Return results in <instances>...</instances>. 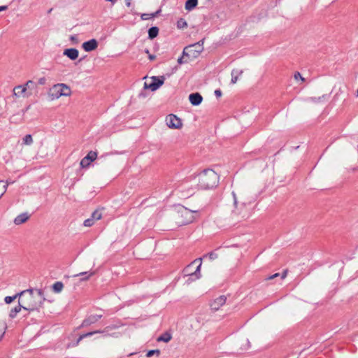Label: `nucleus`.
Here are the masks:
<instances>
[{
	"label": "nucleus",
	"instance_id": "obj_1",
	"mask_svg": "<svg viewBox=\"0 0 358 358\" xmlns=\"http://www.w3.org/2000/svg\"><path fill=\"white\" fill-rule=\"evenodd\" d=\"M219 176L213 170L204 169L199 175L198 186L203 189H212L217 186Z\"/></svg>",
	"mask_w": 358,
	"mask_h": 358
},
{
	"label": "nucleus",
	"instance_id": "obj_2",
	"mask_svg": "<svg viewBox=\"0 0 358 358\" xmlns=\"http://www.w3.org/2000/svg\"><path fill=\"white\" fill-rule=\"evenodd\" d=\"M198 210H189L184 206H179L176 213V219L178 224L185 225L192 222L199 217Z\"/></svg>",
	"mask_w": 358,
	"mask_h": 358
},
{
	"label": "nucleus",
	"instance_id": "obj_3",
	"mask_svg": "<svg viewBox=\"0 0 358 358\" xmlns=\"http://www.w3.org/2000/svg\"><path fill=\"white\" fill-rule=\"evenodd\" d=\"M37 294H34V298L31 299L29 295L26 301L22 300L24 307V310L29 311L38 310L42 306L43 301L45 300L44 292L42 289H36Z\"/></svg>",
	"mask_w": 358,
	"mask_h": 358
},
{
	"label": "nucleus",
	"instance_id": "obj_4",
	"mask_svg": "<svg viewBox=\"0 0 358 358\" xmlns=\"http://www.w3.org/2000/svg\"><path fill=\"white\" fill-rule=\"evenodd\" d=\"M71 93V90L69 86L64 83H59L56 84L51 87L49 90L48 94L51 96L52 99H56L62 96H69Z\"/></svg>",
	"mask_w": 358,
	"mask_h": 358
},
{
	"label": "nucleus",
	"instance_id": "obj_5",
	"mask_svg": "<svg viewBox=\"0 0 358 358\" xmlns=\"http://www.w3.org/2000/svg\"><path fill=\"white\" fill-rule=\"evenodd\" d=\"M203 43L204 38L197 43L186 46L183 50L182 55L192 58L198 57L203 50Z\"/></svg>",
	"mask_w": 358,
	"mask_h": 358
},
{
	"label": "nucleus",
	"instance_id": "obj_6",
	"mask_svg": "<svg viewBox=\"0 0 358 358\" xmlns=\"http://www.w3.org/2000/svg\"><path fill=\"white\" fill-rule=\"evenodd\" d=\"M232 195L234 197V204L235 206V210H234V213L241 215L243 218L248 217L250 214V208L248 207L249 204L242 203L238 208L236 195L234 192H232Z\"/></svg>",
	"mask_w": 358,
	"mask_h": 358
},
{
	"label": "nucleus",
	"instance_id": "obj_7",
	"mask_svg": "<svg viewBox=\"0 0 358 358\" xmlns=\"http://www.w3.org/2000/svg\"><path fill=\"white\" fill-rule=\"evenodd\" d=\"M152 82L150 83H148L147 82L144 83L143 90H150L151 91H155L159 87H160L164 83V77L161 76H152L151 78Z\"/></svg>",
	"mask_w": 358,
	"mask_h": 358
},
{
	"label": "nucleus",
	"instance_id": "obj_8",
	"mask_svg": "<svg viewBox=\"0 0 358 358\" xmlns=\"http://www.w3.org/2000/svg\"><path fill=\"white\" fill-rule=\"evenodd\" d=\"M194 261L190 264H189L186 268H184L183 273L185 275L189 276L188 280L194 281L195 280H197L200 278V268L201 266V263H200L196 268V270L194 272H191V268L192 266L194 265Z\"/></svg>",
	"mask_w": 358,
	"mask_h": 358
},
{
	"label": "nucleus",
	"instance_id": "obj_9",
	"mask_svg": "<svg viewBox=\"0 0 358 358\" xmlns=\"http://www.w3.org/2000/svg\"><path fill=\"white\" fill-rule=\"evenodd\" d=\"M166 122L169 128L178 129L182 127L181 120L173 114L169 115L166 118Z\"/></svg>",
	"mask_w": 358,
	"mask_h": 358
},
{
	"label": "nucleus",
	"instance_id": "obj_10",
	"mask_svg": "<svg viewBox=\"0 0 358 358\" xmlns=\"http://www.w3.org/2000/svg\"><path fill=\"white\" fill-rule=\"evenodd\" d=\"M34 289L33 288H30L26 290H23L19 293H17L14 296H7L4 299V301L6 303L9 304L12 303L17 297L24 296L27 293H29V297L31 299L34 298Z\"/></svg>",
	"mask_w": 358,
	"mask_h": 358
},
{
	"label": "nucleus",
	"instance_id": "obj_11",
	"mask_svg": "<svg viewBox=\"0 0 358 358\" xmlns=\"http://www.w3.org/2000/svg\"><path fill=\"white\" fill-rule=\"evenodd\" d=\"M97 156L96 152L90 151L88 154L81 159L80 161V166L83 168H87L89 166L90 163L96 159Z\"/></svg>",
	"mask_w": 358,
	"mask_h": 358
},
{
	"label": "nucleus",
	"instance_id": "obj_12",
	"mask_svg": "<svg viewBox=\"0 0 358 358\" xmlns=\"http://www.w3.org/2000/svg\"><path fill=\"white\" fill-rule=\"evenodd\" d=\"M102 317V315H90L87 317L80 326L81 327H87L97 322Z\"/></svg>",
	"mask_w": 358,
	"mask_h": 358
},
{
	"label": "nucleus",
	"instance_id": "obj_13",
	"mask_svg": "<svg viewBox=\"0 0 358 358\" xmlns=\"http://www.w3.org/2000/svg\"><path fill=\"white\" fill-rule=\"evenodd\" d=\"M226 301L227 297L224 295L220 296L210 303V308L214 311L218 310L226 303Z\"/></svg>",
	"mask_w": 358,
	"mask_h": 358
},
{
	"label": "nucleus",
	"instance_id": "obj_14",
	"mask_svg": "<svg viewBox=\"0 0 358 358\" xmlns=\"http://www.w3.org/2000/svg\"><path fill=\"white\" fill-rule=\"evenodd\" d=\"M83 48L86 52H91L94 50L98 47V42L96 39L92 38L86 42H84L82 45Z\"/></svg>",
	"mask_w": 358,
	"mask_h": 358
},
{
	"label": "nucleus",
	"instance_id": "obj_15",
	"mask_svg": "<svg viewBox=\"0 0 358 358\" xmlns=\"http://www.w3.org/2000/svg\"><path fill=\"white\" fill-rule=\"evenodd\" d=\"M63 55L71 60H76L79 55V51L76 48H67L64 50Z\"/></svg>",
	"mask_w": 358,
	"mask_h": 358
},
{
	"label": "nucleus",
	"instance_id": "obj_16",
	"mask_svg": "<svg viewBox=\"0 0 358 358\" xmlns=\"http://www.w3.org/2000/svg\"><path fill=\"white\" fill-rule=\"evenodd\" d=\"M189 100L192 105L199 106L202 102L203 97L199 92H195L189 95Z\"/></svg>",
	"mask_w": 358,
	"mask_h": 358
},
{
	"label": "nucleus",
	"instance_id": "obj_17",
	"mask_svg": "<svg viewBox=\"0 0 358 358\" xmlns=\"http://www.w3.org/2000/svg\"><path fill=\"white\" fill-rule=\"evenodd\" d=\"M30 217L28 213H22L18 215L13 220V222L16 225L22 224L26 222Z\"/></svg>",
	"mask_w": 358,
	"mask_h": 358
},
{
	"label": "nucleus",
	"instance_id": "obj_18",
	"mask_svg": "<svg viewBox=\"0 0 358 358\" xmlns=\"http://www.w3.org/2000/svg\"><path fill=\"white\" fill-rule=\"evenodd\" d=\"M23 307H24V306L21 303V301L20 299H19L18 306H15V308L10 310L9 317L11 319L15 318L17 314L21 310L22 308H23Z\"/></svg>",
	"mask_w": 358,
	"mask_h": 358
},
{
	"label": "nucleus",
	"instance_id": "obj_19",
	"mask_svg": "<svg viewBox=\"0 0 358 358\" xmlns=\"http://www.w3.org/2000/svg\"><path fill=\"white\" fill-rule=\"evenodd\" d=\"M124 324L121 322L120 321H117L113 324H111L107 327H106L103 330H101V332H108L110 330L118 329L121 327H122Z\"/></svg>",
	"mask_w": 358,
	"mask_h": 358
},
{
	"label": "nucleus",
	"instance_id": "obj_20",
	"mask_svg": "<svg viewBox=\"0 0 358 358\" xmlns=\"http://www.w3.org/2000/svg\"><path fill=\"white\" fill-rule=\"evenodd\" d=\"M26 92V87L23 85L16 86L13 89V94L16 96H20Z\"/></svg>",
	"mask_w": 358,
	"mask_h": 358
},
{
	"label": "nucleus",
	"instance_id": "obj_21",
	"mask_svg": "<svg viewBox=\"0 0 358 358\" xmlns=\"http://www.w3.org/2000/svg\"><path fill=\"white\" fill-rule=\"evenodd\" d=\"M198 4V0H187L185 2V8L187 10H192Z\"/></svg>",
	"mask_w": 358,
	"mask_h": 358
},
{
	"label": "nucleus",
	"instance_id": "obj_22",
	"mask_svg": "<svg viewBox=\"0 0 358 358\" xmlns=\"http://www.w3.org/2000/svg\"><path fill=\"white\" fill-rule=\"evenodd\" d=\"M159 34V28L157 27H152L148 29V38L154 39Z\"/></svg>",
	"mask_w": 358,
	"mask_h": 358
},
{
	"label": "nucleus",
	"instance_id": "obj_23",
	"mask_svg": "<svg viewBox=\"0 0 358 358\" xmlns=\"http://www.w3.org/2000/svg\"><path fill=\"white\" fill-rule=\"evenodd\" d=\"M63 288H64V284L60 281H57V282H55L52 285V289L55 293L61 292L62 290L63 289Z\"/></svg>",
	"mask_w": 358,
	"mask_h": 358
},
{
	"label": "nucleus",
	"instance_id": "obj_24",
	"mask_svg": "<svg viewBox=\"0 0 358 358\" xmlns=\"http://www.w3.org/2000/svg\"><path fill=\"white\" fill-rule=\"evenodd\" d=\"M99 332H101V330H96V331H90V332H87L86 334H81L79 338H78V341H77V343H78L80 341H82L83 338H86V337H89V336H91L94 334H98Z\"/></svg>",
	"mask_w": 358,
	"mask_h": 358
},
{
	"label": "nucleus",
	"instance_id": "obj_25",
	"mask_svg": "<svg viewBox=\"0 0 358 358\" xmlns=\"http://www.w3.org/2000/svg\"><path fill=\"white\" fill-rule=\"evenodd\" d=\"M95 274V271H92L90 273L89 272H81L79 274L76 275L75 276H82L81 278L82 280H88L91 276Z\"/></svg>",
	"mask_w": 358,
	"mask_h": 358
},
{
	"label": "nucleus",
	"instance_id": "obj_26",
	"mask_svg": "<svg viewBox=\"0 0 358 358\" xmlns=\"http://www.w3.org/2000/svg\"><path fill=\"white\" fill-rule=\"evenodd\" d=\"M287 271L285 270L281 274H280L279 273H276L273 275H271L270 276H268L266 278V280H272V279H274L277 277H279L280 276V278L281 280H283L286 276H287Z\"/></svg>",
	"mask_w": 358,
	"mask_h": 358
},
{
	"label": "nucleus",
	"instance_id": "obj_27",
	"mask_svg": "<svg viewBox=\"0 0 358 358\" xmlns=\"http://www.w3.org/2000/svg\"><path fill=\"white\" fill-rule=\"evenodd\" d=\"M171 339V335L167 332L162 334L158 338H157V341H163V342H165V343H167L169 341H170Z\"/></svg>",
	"mask_w": 358,
	"mask_h": 358
},
{
	"label": "nucleus",
	"instance_id": "obj_28",
	"mask_svg": "<svg viewBox=\"0 0 358 358\" xmlns=\"http://www.w3.org/2000/svg\"><path fill=\"white\" fill-rule=\"evenodd\" d=\"M23 144L30 145L33 143V138L31 134H27L22 139Z\"/></svg>",
	"mask_w": 358,
	"mask_h": 358
},
{
	"label": "nucleus",
	"instance_id": "obj_29",
	"mask_svg": "<svg viewBox=\"0 0 358 358\" xmlns=\"http://www.w3.org/2000/svg\"><path fill=\"white\" fill-rule=\"evenodd\" d=\"M91 217L95 220H99L102 217V213L100 210H94L91 215Z\"/></svg>",
	"mask_w": 358,
	"mask_h": 358
},
{
	"label": "nucleus",
	"instance_id": "obj_30",
	"mask_svg": "<svg viewBox=\"0 0 358 358\" xmlns=\"http://www.w3.org/2000/svg\"><path fill=\"white\" fill-rule=\"evenodd\" d=\"M187 26V22L184 19L180 18V20H178V22H177L178 28L183 29V28L186 27Z\"/></svg>",
	"mask_w": 358,
	"mask_h": 358
},
{
	"label": "nucleus",
	"instance_id": "obj_31",
	"mask_svg": "<svg viewBox=\"0 0 358 358\" xmlns=\"http://www.w3.org/2000/svg\"><path fill=\"white\" fill-rule=\"evenodd\" d=\"M208 257L210 260H215L218 257V255L215 252H210L203 256V258Z\"/></svg>",
	"mask_w": 358,
	"mask_h": 358
},
{
	"label": "nucleus",
	"instance_id": "obj_32",
	"mask_svg": "<svg viewBox=\"0 0 358 358\" xmlns=\"http://www.w3.org/2000/svg\"><path fill=\"white\" fill-rule=\"evenodd\" d=\"M2 182H3V181H0V199L5 194L6 189H7V186L10 183V182H7V183L6 185H1Z\"/></svg>",
	"mask_w": 358,
	"mask_h": 358
},
{
	"label": "nucleus",
	"instance_id": "obj_33",
	"mask_svg": "<svg viewBox=\"0 0 358 358\" xmlns=\"http://www.w3.org/2000/svg\"><path fill=\"white\" fill-rule=\"evenodd\" d=\"M155 17V15L153 13H143L141 15V19L143 20H149V19H151V18H154Z\"/></svg>",
	"mask_w": 358,
	"mask_h": 358
},
{
	"label": "nucleus",
	"instance_id": "obj_34",
	"mask_svg": "<svg viewBox=\"0 0 358 358\" xmlns=\"http://www.w3.org/2000/svg\"><path fill=\"white\" fill-rule=\"evenodd\" d=\"M155 354L157 355H159V354H160L159 350H149L147 352V354H146V357H151L152 356H153Z\"/></svg>",
	"mask_w": 358,
	"mask_h": 358
},
{
	"label": "nucleus",
	"instance_id": "obj_35",
	"mask_svg": "<svg viewBox=\"0 0 358 358\" xmlns=\"http://www.w3.org/2000/svg\"><path fill=\"white\" fill-rule=\"evenodd\" d=\"M23 86H25L26 87V90L27 88L29 89H33L34 88L36 85V83L32 81V80H28Z\"/></svg>",
	"mask_w": 358,
	"mask_h": 358
},
{
	"label": "nucleus",
	"instance_id": "obj_36",
	"mask_svg": "<svg viewBox=\"0 0 358 358\" xmlns=\"http://www.w3.org/2000/svg\"><path fill=\"white\" fill-rule=\"evenodd\" d=\"M94 224V220L92 217L85 220L83 223L85 227H91Z\"/></svg>",
	"mask_w": 358,
	"mask_h": 358
},
{
	"label": "nucleus",
	"instance_id": "obj_37",
	"mask_svg": "<svg viewBox=\"0 0 358 358\" xmlns=\"http://www.w3.org/2000/svg\"><path fill=\"white\" fill-rule=\"evenodd\" d=\"M243 73V70L233 69L231 71V75L238 77V76H241Z\"/></svg>",
	"mask_w": 358,
	"mask_h": 358
},
{
	"label": "nucleus",
	"instance_id": "obj_38",
	"mask_svg": "<svg viewBox=\"0 0 358 358\" xmlns=\"http://www.w3.org/2000/svg\"><path fill=\"white\" fill-rule=\"evenodd\" d=\"M327 95H322V96H319V97H313L311 98V99L314 101V102H319V101H321L322 100H325L327 99Z\"/></svg>",
	"mask_w": 358,
	"mask_h": 358
},
{
	"label": "nucleus",
	"instance_id": "obj_39",
	"mask_svg": "<svg viewBox=\"0 0 358 358\" xmlns=\"http://www.w3.org/2000/svg\"><path fill=\"white\" fill-rule=\"evenodd\" d=\"M6 327L4 324L0 323V341L5 334Z\"/></svg>",
	"mask_w": 358,
	"mask_h": 358
},
{
	"label": "nucleus",
	"instance_id": "obj_40",
	"mask_svg": "<svg viewBox=\"0 0 358 358\" xmlns=\"http://www.w3.org/2000/svg\"><path fill=\"white\" fill-rule=\"evenodd\" d=\"M145 52L148 55V58L150 61H153L155 59L156 56L155 55L150 54L148 49L145 50Z\"/></svg>",
	"mask_w": 358,
	"mask_h": 358
},
{
	"label": "nucleus",
	"instance_id": "obj_41",
	"mask_svg": "<svg viewBox=\"0 0 358 358\" xmlns=\"http://www.w3.org/2000/svg\"><path fill=\"white\" fill-rule=\"evenodd\" d=\"M294 78L296 80L301 79V80H304V78L301 76V73L299 72H296L294 73Z\"/></svg>",
	"mask_w": 358,
	"mask_h": 358
},
{
	"label": "nucleus",
	"instance_id": "obj_42",
	"mask_svg": "<svg viewBox=\"0 0 358 358\" xmlns=\"http://www.w3.org/2000/svg\"><path fill=\"white\" fill-rule=\"evenodd\" d=\"M45 82H46V79L45 77H42L41 78L38 79V84L41 85H43L45 84Z\"/></svg>",
	"mask_w": 358,
	"mask_h": 358
},
{
	"label": "nucleus",
	"instance_id": "obj_43",
	"mask_svg": "<svg viewBox=\"0 0 358 358\" xmlns=\"http://www.w3.org/2000/svg\"><path fill=\"white\" fill-rule=\"evenodd\" d=\"M215 95L216 97H220L222 96V91L220 89L215 90Z\"/></svg>",
	"mask_w": 358,
	"mask_h": 358
},
{
	"label": "nucleus",
	"instance_id": "obj_44",
	"mask_svg": "<svg viewBox=\"0 0 358 358\" xmlns=\"http://www.w3.org/2000/svg\"><path fill=\"white\" fill-rule=\"evenodd\" d=\"M238 79V77L235 76H231V83L232 84H235L237 82Z\"/></svg>",
	"mask_w": 358,
	"mask_h": 358
},
{
	"label": "nucleus",
	"instance_id": "obj_45",
	"mask_svg": "<svg viewBox=\"0 0 358 358\" xmlns=\"http://www.w3.org/2000/svg\"><path fill=\"white\" fill-rule=\"evenodd\" d=\"M120 336H121V334L119 332H115V333H112L110 334V336L115 337V338H118Z\"/></svg>",
	"mask_w": 358,
	"mask_h": 358
},
{
	"label": "nucleus",
	"instance_id": "obj_46",
	"mask_svg": "<svg viewBox=\"0 0 358 358\" xmlns=\"http://www.w3.org/2000/svg\"><path fill=\"white\" fill-rule=\"evenodd\" d=\"M183 56H184V55H182V57H179V58L178 59V63L179 64H183V63L187 62V61H183Z\"/></svg>",
	"mask_w": 358,
	"mask_h": 358
},
{
	"label": "nucleus",
	"instance_id": "obj_47",
	"mask_svg": "<svg viewBox=\"0 0 358 358\" xmlns=\"http://www.w3.org/2000/svg\"><path fill=\"white\" fill-rule=\"evenodd\" d=\"M138 97H139V98H145V97H146V94H145V92H144V90L141 91V92L138 94Z\"/></svg>",
	"mask_w": 358,
	"mask_h": 358
},
{
	"label": "nucleus",
	"instance_id": "obj_48",
	"mask_svg": "<svg viewBox=\"0 0 358 358\" xmlns=\"http://www.w3.org/2000/svg\"><path fill=\"white\" fill-rule=\"evenodd\" d=\"M70 40L72 41H75L76 43L78 42V37L76 35L71 36Z\"/></svg>",
	"mask_w": 358,
	"mask_h": 358
},
{
	"label": "nucleus",
	"instance_id": "obj_49",
	"mask_svg": "<svg viewBox=\"0 0 358 358\" xmlns=\"http://www.w3.org/2000/svg\"><path fill=\"white\" fill-rule=\"evenodd\" d=\"M8 8L7 6H0V11L6 10Z\"/></svg>",
	"mask_w": 358,
	"mask_h": 358
},
{
	"label": "nucleus",
	"instance_id": "obj_50",
	"mask_svg": "<svg viewBox=\"0 0 358 358\" xmlns=\"http://www.w3.org/2000/svg\"><path fill=\"white\" fill-rule=\"evenodd\" d=\"M127 6L129 7L131 4V0H125Z\"/></svg>",
	"mask_w": 358,
	"mask_h": 358
},
{
	"label": "nucleus",
	"instance_id": "obj_51",
	"mask_svg": "<svg viewBox=\"0 0 358 358\" xmlns=\"http://www.w3.org/2000/svg\"><path fill=\"white\" fill-rule=\"evenodd\" d=\"M99 334H103L104 336H110V333L108 332H99Z\"/></svg>",
	"mask_w": 358,
	"mask_h": 358
},
{
	"label": "nucleus",
	"instance_id": "obj_52",
	"mask_svg": "<svg viewBox=\"0 0 358 358\" xmlns=\"http://www.w3.org/2000/svg\"><path fill=\"white\" fill-rule=\"evenodd\" d=\"M160 12H161V10L159 9V10H157L156 12L153 13L155 15V17L158 16V15L160 13Z\"/></svg>",
	"mask_w": 358,
	"mask_h": 358
},
{
	"label": "nucleus",
	"instance_id": "obj_53",
	"mask_svg": "<svg viewBox=\"0 0 358 358\" xmlns=\"http://www.w3.org/2000/svg\"><path fill=\"white\" fill-rule=\"evenodd\" d=\"M106 1H110L113 4H114L116 1V0H106Z\"/></svg>",
	"mask_w": 358,
	"mask_h": 358
},
{
	"label": "nucleus",
	"instance_id": "obj_54",
	"mask_svg": "<svg viewBox=\"0 0 358 358\" xmlns=\"http://www.w3.org/2000/svg\"><path fill=\"white\" fill-rule=\"evenodd\" d=\"M52 10V8L49 9V10H48V14L51 13Z\"/></svg>",
	"mask_w": 358,
	"mask_h": 358
},
{
	"label": "nucleus",
	"instance_id": "obj_55",
	"mask_svg": "<svg viewBox=\"0 0 358 358\" xmlns=\"http://www.w3.org/2000/svg\"><path fill=\"white\" fill-rule=\"evenodd\" d=\"M357 95H358V90H357Z\"/></svg>",
	"mask_w": 358,
	"mask_h": 358
}]
</instances>
